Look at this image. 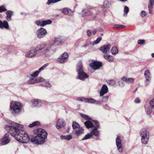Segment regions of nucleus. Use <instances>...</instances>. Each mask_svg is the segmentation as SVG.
<instances>
[{"label": "nucleus", "mask_w": 154, "mask_h": 154, "mask_svg": "<svg viewBox=\"0 0 154 154\" xmlns=\"http://www.w3.org/2000/svg\"><path fill=\"white\" fill-rule=\"evenodd\" d=\"M5 128L8 130L11 135L18 141L23 143H27L29 141L32 142L33 135L29 136L22 125L9 121L8 124L5 126Z\"/></svg>", "instance_id": "f257e3e1"}, {"label": "nucleus", "mask_w": 154, "mask_h": 154, "mask_svg": "<svg viewBox=\"0 0 154 154\" xmlns=\"http://www.w3.org/2000/svg\"><path fill=\"white\" fill-rule=\"evenodd\" d=\"M54 44L50 43L45 44L41 43L36 46L26 53V57L32 58L35 57L37 54V52L40 51V55L44 57L50 56L54 53Z\"/></svg>", "instance_id": "f03ea898"}, {"label": "nucleus", "mask_w": 154, "mask_h": 154, "mask_svg": "<svg viewBox=\"0 0 154 154\" xmlns=\"http://www.w3.org/2000/svg\"><path fill=\"white\" fill-rule=\"evenodd\" d=\"M81 116L82 117L87 120L84 123L85 125L87 128H94L90 132L92 136L93 135L96 137L99 136L100 132L97 130L100 127V123L97 120H93L87 115L82 114Z\"/></svg>", "instance_id": "7ed1b4c3"}, {"label": "nucleus", "mask_w": 154, "mask_h": 154, "mask_svg": "<svg viewBox=\"0 0 154 154\" xmlns=\"http://www.w3.org/2000/svg\"><path fill=\"white\" fill-rule=\"evenodd\" d=\"M34 135L32 138V143L33 144H42L45 143L47 138V133L42 129L39 128L34 131Z\"/></svg>", "instance_id": "20e7f679"}, {"label": "nucleus", "mask_w": 154, "mask_h": 154, "mask_svg": "<svg viewBox=\"0 0 154 154\" xmlns=\"http://www.w3.org/2000/svg\"><path fill=\"white\" fill-rule=\"evenodd\" d=\"M22 104L20 102L11 101L10 103V110L12 114L15 116L18 115L22 110Z\"/></svg>", "instance_id": "39448f33"}, {"label": "nucleus", "mask_w": 154, "mask_h": 154, "mask_svg": "<svg viewBox=\"0 0 154 154\" xmlns=\"http://www.w3.org/2000/svg\"><path fill=\"white\" fill-rule=\"evenodd\" d=\"M140 134L141 137V140L142 143L146 144L149 140V133L147 130L145 128L142 129L140 131Z\"/></svg>", "instance_id": "423d86ee"}, {"label": "nucleus", "mask_w": 154, "mask_h": 154, "mask_svg": "<svg viewBox=\"0 0 154 154\" xmlns=\"http://www.w3.org/2000/svg\"><path fill=\"white\" fill-rule=\"evenodd\" d=\"M144 75L145 80L144 82V84L146 86L148 85L150 82L151 80V75L149 70H146L144 72Z\"/></svg>", "instance_id": "0eeeda50"}, {"label": "nucleus", "mask_w": 154, "mask_h": 154, "mask_svg": "<svg viewBox=\"0 0 154 154\" xmlns=\"http://www.w3.org/2000/svg\"><path fill=\"white\" fill-rule=\"evenodd\" d=\"M9 132L5 134L4 137L0 139L1 144L2 145H6L9 143L10 141V139L9 137V135L11 134L9 131L8 130Z\"/></svg>", "instance_id": "6e6552de"}, {"label": "nucleus", "mask_w": 154, "mask_h": 154, "mask_svg": "<svg viewBox=\"0 0 154 154\" xmlns=\"http://www.w3.org/2000/svg\"><path fill=\"white\" fill-rule=\"evenodd\" d=\"M47 33L46 30L45 29L41 28L37 31V37L39 38H42L46 36Z\"/></svg>", "instance_id": "1a4fd4ad"}, {"label": "nucleus", "mask_w": 154, "mask_h": 154, "mask_svg": "<svg viewBox=\"0 0 154 154\" xmlns=\"http://www.w3.org/2000/svg\"><path fill=\"white\" fill-rule=\"evenodd\" d=\"M52 23V21L50 20L42 21L38 20H36L35 21V23L38 26H41L43 27L47 25L51 24Z\"/></svg>", "instance_id": "9d476101"}, {"label": "nucleus", "mask_w": 154, "mask_h": 154, "mask_svg": "<svg viewBox=\"0 0 154 154\" xmlns=\"http://www.w3.org/2000/svg\"><path fill=\"white\" fill-rule=\"evenodd\" d=\"M66 125V122L65 120L63 119H59L56 122V127L58 129L64 127Z\"/></svg>", "instance_id": "9b49d317"}, {"label": "nucleus", "mask_w": 154, "mask_h": 154, "mask_svg": "<svg viewBox=\"0 0 154 154\" xmlns=\"http://www.w3.org/2000/svg\"><path fill=\"white\" fill-rule=\"evenodd\" d=\"M116 141V145L119 152L120 153L122 152L123 151V149L120 137L117 136Z\"/></svg>", "instance_id": "f8f14e48"}, {"label": "nucleus", "mask_w": 154, "mask_h": 154, "mask_svg": "<svg viewBox=\"0 0 154 154\" xmlns=\"http://www.w3.org/2000/svg\"><path fill=\"white\" fill-rule=\"evenodd\" d=\"M63 42V40L62 38V37L60 36H58L57 37H55L54 38V41L53 42H50L49 43H45V44H49L50 43H53L54 44V43H56L58 45H60L62 44ZM55 45H54V49Z\"/></svg>", "instance_id": "ddd939ff"}, {"label": "nucleus", "mask_w": 154, "mask_h": 154, "mask_svg": "<svg viewBox=\"0 0 154 154\" xmlns=\"http://www.w3.org/2000/svg\"><path fill=\"white\" fill-rule=\"evenodd\" d=\"M68 59V54L66 52H64L62 56H60L57 59L58 61L61 63H64Z\"/></svg>", "instance_id": "4468645a"}, {"label": "nucleus", "mask_w": 154, "mask_h": 154, "mask_svg": "<svg viewBox=\"0 0 154 154\" xmlns=\"http://www.w3.org/2000/svg\"><path fill=\"white\" fill-rule=\"evenodd\" d=\"M110 48V45L109 44H108L106 45H104L100 47L99 50L103 53H106L108 52H109Z\"/></svg>", "instance_id": "2eb2a0df"}, {"label": "nucleus", "mask_w": 154, "mask_h": 154, "mask_svg": "<svg viewBox=\"0 0 154 154\" xmlns=\"http://www.w3.org/2000/svg\"><path fill=\"white\" fill-rule=\"evenodd\" d=\"M102 65V63L100 62L94 61L90 63V66L94 70H97L100 68Z\"/></svg>", "instance_id": "dca6fc26"}, {"label": "nucleus", "mask_w": 154, "mask_h": 154, "mask_svg": "<svg viewBox=\"0 0 154 154\" xmlns=\"http://www.w3.org/2000/svg\"><path fill=\"white\" fill-rule=\"evenodd\" d=\"M62 13L64 14L72 16L73 15V11L70 9L65 8L62 9Z\"/></svg>", "instance_id": "f3484780"}, {"label": "nucleus", "mask_w": 154, "mask_h": 154, "mask_svg": "<svg viewBox=\"0 0 154 154\" xmlns=\"http://www.w3.org/2000/svg\"><path fill=\"white\" fill-rule=\"evenodd\" d=\"M108 91V89L107 86L105 84H104L102 86L100 91V96H103Z\"/></svg>", "instance_id": "a211bd4d"}, {"label": "nucleus", "mask_w": 154, "mask_h": 154, "mask_svg": "<svg viewBox=\"0 0 154 154\" xmlns=\"http://www.w3.org/2000/svg\"><path fill=\"white\" fill-rule=\"evenodd\" d=\"M0 28L1 29H9L8 23L6 20H4L2 22L0 20Z\"/></svg>", "instance_id": "6ab92c4d"}, {"label": "nucleus", "mask_w": 154, "mask_h": 154, "mask_svg": "<svg viewBox=\"0 0 154 154\" xmlns=\"http://www.w3.org/2000/svg\"><path fill=\"white\" fill-rule=\"evenodd\" d=\"M31 102L32 105L35 106H41L43 104L42 101L38 99L33 100Z\"/></svg>", "instance_id": "aec40b11"}, {"label": "nucleus", "mask_w": 154, "mask_h": 154, "mask_svg": "<svg viewBox=\"0 0 154 154\" xmlns=\"http://www.w3.org/2000/svg\"><path fill=\"white\" fill-rule=\"evenodd\" d=\"M122 80L128 84H132L134 81V79L131 78H127L125 77H123L121 78Z\"/></svg>", "instance_id": "412c9836"}, {"label": "nucleus", "mask_w": 154, "mask_h": 154, "mask_svg": "<svg viewBox=\"0 0 154 154\" xmlns=\"http://www.w3.org/2000/svg\"><path fill=\"white\" fill-rule=\"evenodd\" d=\"M88 75L83 71L78 73V79L81 80H84L85 78H88Z\"/></svg>", "instance_id": "4be33fe9"}, {"label": "nucleus", "mask_w": 154, "mask_h": 154, "mask_svg": "<svg viewBox=\"0 0 154 154\" xmlns=\"http://www.w3.org/2000/svg\"><path fill=\"white\" fill-rule=\"evenodd\" d=\"M6 15L5 19L8 21H9L12 20L11 17L13 15V12L11 11H7L6 13Z\"/></svg>", "instance_id": "5701e85b"}, {"label": "nucleus", "mask_w": 154, "mask_h": 154, "mask_svg": "<svg viewBox=\"0 0 154 154\" xmlns=\"http://www.w3.org/2000/svg\"><path fill=\"white\" fill-rule=\"evenodd\" d=\"M83 71L82 62L81 61L79 62L77 65L76 71L78 73Z\"/></svg>", "instance_id": "b1692460"}, {"label": "nucleus", "mask_w": 154, "mask_h": 154, "mask_svg": "<svg viewBox=\"0 0 154 154\" xmlns=\"http://www.w3.org/2000/svg\"><path fill=\"white\" fill-rule=\"evenodd\" d=\"M103 57L108 62H112L114 61V58L111 55L104 54L103 55Z\"/></svg>", "instance_id": "393cba45"}, {"label": "nucleus", "mask_w": 154, "mask_h": 154, "mask_svg": "<svg viewBox=\"0 0 154 154\" xmlns=\"http://www.w3.org/2000/svg\"><path fill=\"white\" fill-rule=\"evenodd\" d=\"M154 4V0H150L148 5L149 13L151 14L152 11L153 6Z\"/></svg>", "instance_id": "a878e982"}, {"label": "nucleus", "mask_w": 154, "mask_h": 154, "mask_svg": "<svg viewBox=\"0 0 154 154\" xmlns=\"http://www.w3.org/2000/svg\"><path fill=\"white\" fill-rule=\"evenodd\" d=\"M82 14L83 16H87L91 15L92 12L90 10L86 9L82 10Z\"/></svg>", "instance_id": "bb28decb"}, {"label": "nucleus", "mask_w": 154, "mask_h": 154, "mask_svg": "<svg viewBox=\"0 0 154 154\" xmlns=\"http://www.w3.org/2000/svg\"><path fill=\"white\" fill-rule=\"evenodd\" d=\"M40 125V123L39 121H36L33 122L32 124H30L28 127L29 128H32L35 126H38Z\"/></svg>", "instance_id": "cd10ccee"}, {"label": "nucleus", "mask_w": 154, "mask_h": 154, "mask_svg": "<svg viewBox=\"0 0 154 154\" xmlns=\"http://www.w3.org/2000/svg\"><path fill=\"white\" fill-rule=\"evenodd\" d=\"M84 133V129L81 128H79L77 130L75 131V134L77 136H79Z\"/></svg>", "instance_id": "c85d7f7f"}, {"label": "nucleus", "mask_w": 154, "mask_h": 154, "mask_svg": "<svg viewBox=\"0 0 154 154\" xmlns=\"http://www.w3.org/2000/svg\"><path fill=\"white\" fill-rule=\"evenodd\" d=\"M60 138L62 139L66 140H69L72 138V137L71 135H66L64 136L61 135L60 136Z\"/></svg>", "instance_id": "c756f323"}, {"label": "nucleus", "mask_w": 154, "mask_h": 154, "mask_svg": "<svg viewBox=\"0 0 154 154\" xmlns=\"http://www.w3.org/2000/svg\"><path fill=\"white\" fill-rule=\"evenodd\" d=\"M111 51L112 54L116 55L118 53V50L116 47L113 46L111 49Z\"/></svg>", "instance_id": "7c9ffc66"}, {"label": "nucleus", "mask_w": 154, "mask_h": 154, "mask_svg": "<svg viewBox=\"0 0 154 154\" xmlns=\"http://www.w3.org/2000/svg\"><path fill=\"white\" fill-rule=\"evenodd\" d=\"M44 82L42 85V86L46 88H51V85L50 84L48 81L47 80H45Z\"/></svg>", "instance_id": "2f4dec72"}, {"label": "nucleus", "mask_w": 154, "mask_h": 154, "mask_svg": "<svg viewBox=\"0 0 154 154\" xmlns=\"http://www.w3.org/2000/svg\"><path fill=\"white\" fill-rule=\"evenodd\" d=\"M27 83L30 85L37 83V81H36V78H31L28 81Z\"/></svg>", "instance_id": "473e14b6"}, {"label": "nucleus", "mask_w": 154, "mask_h": 154, "mask_svg": "<svg viewBox=\"0 0 154 154\" xmlns=\"http://www.w3.org/2000/svg\"><path fill=\"white\" fill-rule=\"evenodd\" d=\"M85 102L91 103H95V100L92 98H86Z\"/></svg>", "instance_id": "72a5a7b5"}, {"label": "nucleus", "mask_w": 154, "mask_h": 154, "mask_svg": "<svg viewBox=\"0 0 154 154\" xmlns=\"http://www.w3.org/2000/svg\"><path fill=\"white\" fill-rule=\"evenodd\" d=\"M92 136L91 133L90 132L89 133L86 134L84 137L82 139V140H86L91 138Z\"/></svg>", "instance_id": "f704fd0d"}, {"label": "nucleus", "mask_w": 154, "mask_h": 154, "mask_svg": "<svg viewBox=\"0 0 154 154\" xmlns=\"http://www.w3.org/2000/svg\"><path fill=\"white\" fill-rule=\"evenodd\" d=\"M129 11V8L127 6H125L124 10V16L126 17L127 16L128 13Z\"/></svg>", "instance_id": "c9c22d12"}, {"label": "nucleus", "mask_w": 154, "mask_h": 154, "mask_svg": "<svg viewBox=\"0 0 154 154\" xmlns=\"http://www.w3.org/2000/svg\"><path fill=\"white\" fill-rule=\"evenodd\" d=\"M72 128L73 129L79 128V125L78 123L76 122H73L72 125Z\"/></svg>", "instance_id": "e433bc0d"}, {"label": "nucleus", "mask_w": 154, "mask_h": 154, "mask_svg": "<svg viewBox=\"0 0 154 154\" xmlns=\"http://www.w3.org/2000/svg\"><path fill=\"white\" fill-rule=\"evenodd\" d=\"M125 27V26L124 25L116 24L114 25L113 28L115 29H118L119 28H123Z\"/></svg>", "instance_id": "4c0bfd02"}, {"label": "nucleus", "mask_w": 154, "mask_h": 154, "mask_svg": "<svg viewBox=\"0 0 154 154\" xmlns=\"http://www.w3.org/2000/svg\"><path fill=\"white\" fill-rule=\"evenodd\" d=\"M102 38L100 37H98L97 39L94 41L92 43V45H94L99 43L102 39Z\"/></svg>", "instance_id": "58836bf2"}, {"label": "nucleus", "mask_w": 154, "mask_h": 154, "mask_svg": "<svg viewBox=\"0 0 154 154\" xmlns=\"http://www.w3.org/2000/svg\"><path fill=\"white\" fill-rule=\"evenodd\" d=\"M7 11V9L6 8L5 5H2L0 6V12L5 11Z\"/></svg>", "instance_id": "ea45409f"}, {"label": "nucleus", "mask_w": 154, "mask_h": 154, "mask_svg": "<svg viewBox=\"0 0 154 154\" xmlns=\"http://www.w3.org/2000/svg\"><path fill=\"white\" fill-rule=\"evenodd\" d=\"M40 72L38 70H37L33 74L31 75V76L33 77H37L39 74Z\"/></svg>", "instance_id": "a19ab883"}, {"label": "nucleus", "mask_w": 154, "mask_h": 154, "mask_svg": "<svg viewBox=\"0 0 154 154\" xmlns=\"http://www.w3.org/2000/svg\"><path fill=\"white\" fill-rule=\"evenodd\" d=\"M109 84L112 86L116 84V82L113 80H110L108 82Z\"/></svg>", "instance_id": "79ce46f5"}, {"label": "nucleus", "mask_w": 154, "mask_h": 154, "mask_svg": "<svg viewBox=\"0 0 154 154\" xmlns=\"http://www.w3.org/2000/svg\"><path fill=\"white\" fill-rule=\"evenodd\" d=\"M36 81H37V83L40 82H44L45 80L43 78L41 77H38L36 78Z\"/></svg>", "instance_id": "37998d69"}, {"label": "nucleus", "mask_w": 154, "mask_h": 154, "mask_svg": "<svg viewBox=\"0 0 154 154\" xmlns=\"http://www.w3.org/2000/svg\"><path fill=\"white\" fill-rule=\"evenodd\" d=\"M152 112V109L150 107H149L146 109V112L147 115H150Z\"/></svg>", "instance_id": "c03bdc74"}, {"label": "nucleus", "mask_w": 154, "mask_h": 154, "mask_svg": "<svg viewBox=\"0 0 154 154\" xmlns=\"http://www.w3.org/2000/svg\"><path fill=\"white\" fill-rule=\"evenodd\" d=\"M108 96H103L102 97L101 101L103 102H106L108 100Z\"/></svg>", "instance_id": "a18cd8bd"}, {"label": "nucleus", "mask_w": 154, "mask_h": 154, "mask_svg": "<svg viewBox=\"0 0 154 154\" xmlns=\"http://www.w3.org/2000/svg\"><path fill=\"white\" fill-rule=\"evenodd\" d=\"M150 106L152 108H154V98L149 102Z\"/></svg>", "instance_id": "49530a36"}, {"label": "nucleus", "mask_w": 154, "mask_h": 154, "mask_svg": "<svg viewBox=\"0 0 154 154\" xmlns=\"http://www.w3.org/2000/svg\"><path fill=\"white\" fill-rule=\"evenodd\" d=\"M145 42V40L143 39L138 40L137 41V43L139 45H142Z\"/></svg>", "instance_id": "de8ad7c7"}, {"label": "nucleus", "mask_w": 154, "mask_h": 154, "mask_svg": "<svg viewBox=\"0 0 154 154\" xmlns=\"http://www.w3.org/2000/svg\"><path fill=\"white\" fill-rule=\"evenodd\" d=\"M76 100L78 101H85L86 98L84 97H78L76 98Z\"/></svg>", "instance_id": "09e8293b"}, {"label": "nucleus", "mask_w": 154, "mask_h": 154, "mask_svg": "<svg viewBox=\"0 0 154 154\" xmlns=\"http://www.w3.org/2000/svg\"><path fill=\"white\" fill-rule=\"evenodd\" d=\"M140 16L141 17H144L146 15V13L144 11H142L140 13Z\"/></svg>", "instance_id": "8fccbe9b"}, {"label": "nucleus", "mask_w": 154, "mask_h": 154, "mask_svg": "<svg viewBox=\"0 0 154 154\" xmlns=\"http://www.w3.org/2000/svg\"><path fill=\"white\" fill-rule=\"evenodd\" d=\"M134 102L136 103H139L140 102V100L139 98L137 97L134 100Z\"/></svg>", "instance_id": "3c124183"}, {"label": "nucleus", "mask_w": 154, "mask_h": 154, "mask_svg": "<svg viewBox=\"0 0 154 154\" xmlns=\"http://www.w3.org/2000/svg\"><path fill=\"white\" fill-rule=\"evenodd\" d=\"M118 84L121 87H123L125 86L124 83L122 82H118Z\"/></svg>", "instance_id": "603ef678"}, {"label": "nucleus", "mask_w": 154, "mask_h": 154, "mask_svg": "<svg viewBox=\"0 0 154 154\" xmlns=\"http://www.w3.org/2000/svg\"><path fill=\"white\" fill-rule=\"evenodd\" d=\"M95 103L97 105H100L102 103L101 101H98L95 100Z\"/></svg>", "instance_id": "864d4df0"}, {"label": "nucleus", "mask_w": 154, "mask_h": 154, "mask_svg": "<svg viewBox=\"0 0 154 154\" xmlns=\"http://www.w3.org/2000/svg\"><path fill=\"white\" fill-rule=\"evenodd\" d=\"M87 35L88 36H90L92 34V31L89 30L87 31Z\"/></svg>", "instance_id": "5fc2aeb1"}, {"label": "nucleus", "mask_w": 154, "mask_h": 154, "mask_svg": "<svg viewBox=\"0 0 154 154\" xmlns=\"http://www.w3.org/2000/svg\"><path fill=\"white\" fill-rule=\"evenodd\" d=\"M44 68L43 66H42L40 67L38 70L39 72H40L41 70H44Z\"/></svg>", "instance_id": "6e6d98bb"}, {"label": "nucleus", "mask_w": 154, "mask_h": 154, "mask_svg": "<svg viewBox=\"0 0 154 154\" xmlns=\"http://www.w3.org/2000/svg\"><path fill=\"white\" fill-rule=\"evenodd\" d=\"M96 32V30H94L93 31H92V34H93V35H95Z\"/></svg>", "instance_id": "4d7b16f0"}, {"label": "nucleus", "mask_w": 154, "mask_h": 154, "mask_svg": "<svg viewBox=\"0 0 154 154\" xmlns=\"http://www.w3.org/2000/svg\"><path fill=\"white\" fill-rule=\"evenodd\" d=\"M49 64L48 63H46L43 65L42 66L45 68L46 67H47Z\"/></svg>", "instance_id": "13d9d810"}, {"label": "nucleus", "mask_w": 154, "mask_h": 154, "mask_svg": "<svg viewBox=\"0 0 154 154\" xmlns=\"http://www.w3.org/2000/svg\"><path fill=\"white\" fill-rule=\"evenodd\" d=\"M137 88H136L135 90L134 91H133V92L134 93L137 90Z\"/></svg>", "instance_id": "bf43d9fd"}, {"label": "nucleus", "mask_w": 154, "mask_h": 154, "mask_svg": "<svg viewBox=\"0 0 154 154\" xmlns=\"http://www.w3.org/2000/svg\"><path fill=\"white\" fill-rule=\"evenodd\" d=\"M70 127H68V128H67V131L68 132L70 130Z\"/></svg>", "instance_id": "052dcab7"}, {"label": "nucleus", "mask_w": 154, "mask_h": 154, "mask_svg": "<svg viewBox=\"0 0 154 154\" xmlns=\"http://www.w3.org/2000/svg\"><path fill=\"white\" fill-rule=\"evenodd\" d=\"M151 56H152V57H154V53H152L151 54Z\"/></svg>", "instance_id": "680f3d73"}, {"label": "nucleus", "mask_w": 154, "mask_h": 154, "mask_svg": "<svg viewBox=\"0 0 154 154\" xmlns=\"http://www.w3.org/2000/svg\"><path fill=\"white\" fill-rule=\"evenodd\" d=\"M120 0L122 2H124V1H127V0Z\"/></svg>", "instance_id": "e2e57ef3"}, {"label": "nucleus", "mask_w": 154, "mask_h": 154, "mask_svg": "<svg viewBox=\"0 0 154 154\" xmlns=\"http://www.w3.org/2000/svg\"><path fill=\"white\" fill-rule=\"evenodd\" d=\"M108 106L107 105V104H106L105 105V107L106 109H107V108L106 107V106Z\"/></svg>", "instance_id": "0e129e2a"}, {"label": "nucleus", "mask_w": 154, "mask_h": 154, "mask_svg": "<svg viewBox=\"0 0 154 154\" xmlns=\"http://www.w3.org/2000/svg\"><path fill=\"white\" fill-rule=\"evenodd\" d=\"M100 35H101V36H103V33H101V34H100Z\"/></svg>", "instance_id": "69168bd1"}, {"label": "nucleus", "mask_w": 154, "mask_h": 154, "mask_svg": "<svg viewBox=\"0 0 154 154\" xmlns=\"http://www.w3.org/2000/svg\"><path fill=\"white\" fill-rule=\"evenodd\" d=\"M1 16V15L0 14V17Z\"/></svg>", "instance_id": "338daca9"}]
</instances>
